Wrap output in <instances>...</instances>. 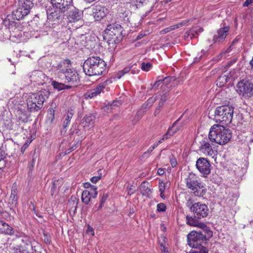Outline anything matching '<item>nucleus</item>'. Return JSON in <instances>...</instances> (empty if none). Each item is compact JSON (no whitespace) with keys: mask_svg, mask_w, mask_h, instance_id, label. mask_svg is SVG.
<instances>
[{"mask_svg":"<svg viewBox=\"0 0 253 253\" xmlns=\"http://www.w3.org/2000/svg\"><path fill=\"white\" fill-rule=\"evenodd\" d=\"M57 183L58 181L54 180L52 182V185L51 188V195L52 196H53L56 192Z\"/></svg>","mask_w":253,"mask_h":253,"instance_id":"obj_40","label":"nucleus"},{"mask_svg":"<svg viewBox=\"0 0 253 253\" xmlns=\"http://www.w3.org/2000/svg\"><path fill=\"white\" fill-rule=\"evenodd\" d=\"M86 231L88 234H90L92 235H94V230L93 228L90 226H88Z\"/></svg>","mask_w":253,"mask_h":253,"instance_id":"obj_52","label":"nucleus"},{"mask_svg":"<svg viewBox=\"0 0 253 253\" xmlns=\"http://www.w3.org/2000/svg\"><path fill=\"white\" fill-rule=\"evenodd\" d=\"M33 6L31 0H18L16 8L12 11V17L14 19L20 20L27 15Z\"/></svg>","mask_w":253,"mask_h":253,"instance_id":"obj_9","label":"nucleus"},{"mask_svg":"<svg viewBox=\"0 0 253 253\" xmlns=\"http://www.w3.org/2000/svg\"><path fill=\"white\" fill-rule=\"evenodd\" d=\"M253 2V0H246V1L243 3V6L244 7H248L250 4Z\"/></svg>","mask_w":253,"mask_h":253,"instance_id":"obj_49","label":"nucleus"},{"mask_svg":"<svg viewBox=\"0 0 253 253\" xmlns=\"http://www.w3.org/2000/svg\"><path fill=\"white\" fill-rule=\"evenodd\" d=\"M55 104L51 103V106L52 108H49L48 110V114L49 115V118L52 120L54 119V114H55V109L53 108H55Z\"/></svg>","mask_w":253,"mask_h":253,"instance_id":"obj_36","label":"nucleus"},{"mask_svg":"<svg viewBox=\"0 0 253 253\" xmlns=\"http://www.w3.org/2000/svg\"><path fill=\"white\" fill-rule=\"evenodd\" d=\"M159 189L160 192H164L165 190V183L161 180L159 181Z\"/></svg>","mask_w":253,"mask_h":253,"instance_id":"obj_41","label":"nucleus"},{"mask_svg":"<svg viewBox=\"0 0 253 253\" xmlns=\"http://www.w3.org/2000/svg\"><path fill=\"white\" fill-rule=\"evenodd\" d=\"M83 70L89 76L104 75L107 72L106 63L99 56L88 57L84 63Z\"/></svg>","mask_w":253,"mask_h":253,"instance_id":"obj_2","label":"nucleus"},{"mask_svg":"<svg viewBox=\"0 0 253 253\" xmlns=\"http://www.w3.org/2000/svg\"><path fill=\"white\" fill-rule=\"evenodd\" d=\"M199 219L195 217V215L193 216L190 215H186V223L190 226L198 227L201 229L205 228L208 229V226L203 222L200 221Z\"/></svg>","mask_w":253,"mask_h":253,"instance_id":"obj_20","label":"nucleus"},{"mask_svg":"<svg viewBox=\"0 0 253 253\" xmlns=\"http://www.w3.org/2000/svg\"><path fill=\"white\" fill-rule=\"evenodd\" d=\"M186 187L190 189L196 196L203 197L207 193V188L197 175L193 172L189 173L185 179Z\"/></svg>","mask_w":253,"mask_h":253,"instance_id":"obj_5","label":"nucleus"},{"mask_svg":"<svg viewBox=\"0 0 253 253\" xmlns=\"http://www.w3.org/2000/svg\"><path fill=\"white\" fill-rule=\"evenodd\" d=\"M162 107H163V106L160 105L159 104H158V106L156 108L157 109L158 112H160V110L162 108Z\"/></svg>","mask_w":253,"mask_h":253,"instance_id":"obj_61","label":"nucleus"},{"mask_svg":"<svg viewBox=\"0 0 253 253\" xmlns=\"http://www.w3.org/2000/svg\"><path fill=\"white\" fill-rule=\"evenodd\" d=\"M74 115V112H73V110H71L70 111H68L67 113L64 116L63 118V127L64 129H65L70 124L71 119L73 117Z\"/></svg>","mask_w":253,"mask_h":253,"instance_id":"obj_27","label":"nucleus"},{"mask_svg":"<svg viewBox=\"0 0 253 253\" xmlns=\"http://www.w3.org/2000/svg\"><path fill=\"white\" fill-rule=\"evenodd\" d=\"M0 161L2 160H3L5 158V152L1 150V149H0Z\"/></svg>","mask_w":253,"mask_h":253,"instance_id":"obj_50","label":"nucleus"},{"mask_svg":"<svg viewBox=\"0 0 253 253\" xmlns=\"http://www.w3.org/2000/svg\"><path fill=\"white\" fill-rule=\"evenodd\" d=\"M129 71L131 72L132 74H137L139 73V69H131L130 67H126L124 68L123 70L119 71L116 75V78L120 79L123 76L126 74L128 73Z\"/></svg>","mask_w":253,"mask_h":253,"instance_id":"obj_25","label":"nucleus"},{"mask_svg":"<svg viewBox=\"0 0 253 253\" xmlns=\"http://www.w3.org/2000/svg\"><path fill=\"white\" fill-rule=\"evenodd\" d=\"M158 96H156L155 98L151 97L149 98L146 102H145V105H148V107L150 108L151 106H152L153 103L155 102V101L156 100V98H157Z\"/></svg>","mask_w":253,"mask_h":253,"instance_id":"obj_39","label":"nucleus"},{"mask_svg":"<svg viewBox=\"0 0 253 253\" xmlns=\"http://www.w3.org/2000/svg\"><path fill=\"white\" fill-rule=\"evenodd\" d=\"M168 32H169L168 29H167V28H166L161 30L160 31V34H165Z\"/></svg>","mask_w":253,"mask_h":253,"instance_id":"obj_58","label":"nucleus"},{"mask_svg":"<svg viewBox=\"0 0 253 253\" xmlns=\"http://www.w3.org/2000/svg\"><path fill=\"white\" fill-rule=\"evenodd\" d=\"M149 108L148 105H145V103L143 104V105L142 106L141 108H140L141 110H142L145 112H146L147 110Z\"/></svg>","mask_w":253,"mask_h":253,"instance_id":"obj_54","label":"nucleus"},{"mask_svg":"<svg viewBox=\"0 0 253 253\" xmlns=\"http://www.w3.org/2000/svg\"><path fill=\"white\" fill-rule=\"evenodd\" d=\"M179 119L176 120L172 125L171 127H169L167 133L163 136V138L161 139L162 141L165 140V139H167L169 136H171L174 134V133L177 132L178 130V128H176L172 132H171L173 128H174L175 125L178 121Z\"/></svg>","mask_w":253,"mask_h":253,"instance_id":"obj_28","label":"nucleus"},{"mask_svg":"<svg viewBox=\"0 0 253 253\" xmlns=\"http://www.w3.org/2000/svg\"><path fill=\"white\" fill-rule=\"evenodd\" d=\"M97 187L93 188V192L84 190L82 195V201L85 204H88L91 198H95L97 196Z\"/></svg>","mask_w":253,"mask_h":253,"instance_id":"obj_22","label":"nucleus"},{"mask_svg":"<svg viewBox=\"0 0 253 253\" xmlns=\"http://www.w3.org/2000/svg\"><path fill=\"white\" fill-rule=\"evenodd\" d=\"M167 99H168V98H167V96H166V95L163 94V95L161 96V97L160 98L159 104L163 106V105H164V103L166 102Z\"/></svg>","mask_w":253,"mask_h":253,"instance_id":"obj_42","label":"nucleus"},{"mask_svg":"<svg viewBox=\"0 0 253 253\" xmlns=\"http://www.w3.org/2000/svg\"><path fill=\"white\" fill-rule=\"evenodd\" d=\"M236 91L242 98L253 96V82L247 79L241 80L236 84Z\"/></svg>","mask_w":253,"mask_h":253,"instance_id":"obj_11","label":"nucleus"},{"mask_svg":"<svg viewBox=\"0 0 253 253\" xmlns=\"http://www.w3.org/2000/svg\"><path fill=\"white\" fill-rule=\"evenodd\" d=\"M66 11L67 19L69 22L80 21L82 22V25L83 24L82 22L83 12L76 8L73 5Z\"/></svg>","mask_w":253,"mask_h":253,"instance_id":"obj_13","label":"nucleus"},{"mask_svg":"<svg viewBox=\"0 0 253 253\" xmlns=\"http://www.w3.org/2000/svg\"><path fill=\"white\" fill-rule=\"evenodd\" d=\"M105 33L111 36H116V38H120L123 32V27L120 24L114 22L108 24L105 30Z\"/></svg>","mask_w":253,"mask_h":253,"instance_id":"obj_15","label":"nucleus"},{"mask_svg":"<svg viewBox=\"0 0 253 253\" xmlns=\"http://www.w3.org/2000/svg\"><path fill=\"white\" fill-rule=\"evenodd\" d=\"M84 186L85 188H91L90 191L91 192H93V188L96 187V186L91 185L89 182H85L84 183Z\"/></svg>","mask_w":253,"mask_h":253,"instance_id":"obj_43","label":"nucleus"},{"mask_svg":"<svg viewBox=\"0 0 253 253\" xmlns=\"http://www.w3.org/2000/svg\"><path fill=\"white\" fill-rule=\"evenodd\" d=\"M129 11L125 8H121L116 15V22L122 25L127 24L129 22Z\"/></svg>","mask_w":253,"mask_h":253,"instance_id":"obj_17","label":"nucleus"},{"mask_svg":"<svg viewBox=\"0 0 253 253\" xmlns=\"http://www.w3.org/2000/svg\"><path fill=\"white\" fill-rule=\"evenodd\" d=\"M51 84L53 86L54 89L58 90V91L64 89H69L71 88V86L68 85H65L63 83H59L58 82L53 81L51 82Z\"/></svg>","mask_w":253,"mask_h":253,"instance_id":"obj_29","label":"nucleus"},{"mask_svg":"<svg viewBox=\"0 0 253 253\" xmlns=\"http://www.w3.org/2000/svg\"><path fill=\"white\" fill-rule=\"evenodd\" d=\"M77 148L76 147V145H74V146H72L70 148V151H74L76 148Z\"/></svg>","mask_w":253,"mask_h":253,"instance_id":"obj_63","label":"nucleus"},{"mask_svg":"<svg viewBox=\"0 0 253 253\" xmlns=\"http://www.w3.org/2000/svg\"><path fill=\"white\" fill-rule=\"evenodd\" d=\"M145 112L142 110L140 109L137 112L136 115L135 116L133 120H132L133 123L135 124L137 122H138L143 116Z\"/></svg>","mask_w":253,"mask_h":253,"instance_id":"obj_34","label":"nucleus"},{"mask_svg":"<svg viewBox=\"0 0 253 253\" xmlns=\"http://www.w3.org/2000/svg\"><path fill=\"white\" fill-rule=\"evenodd\" d=\"M186 205L196 217L204 218L209 214V210L205 204L201 202L193 203L192 200L189 199L187 200Z\"/></svg>","mask_w":253,"mask_h":253,"instance_id":"obj_10","label":"nucleus"},{"mask_svg":"<svg viewBox=\"0 0 253 253\" xmlns=\"http://www.w3.org/2000/svg\"><path fill=\"white\" fill-rule=\"evenodd\" d=\"M62 67L61 64L58 65L57 67L58 70H59L57 73L58 77L65 83L69 84V85H68L71 86V88L77 86L80 81L77 72L70 69L66 70L61 69Z\"/></svg>","mask_w":253,"mask_h":253,"instance_id":"obj_8","label":"nucleus"},{"mask_svg":"<svg viewBox=\"0 0 253 253\" xmlns=\"http://www.w3.org/2000/svg\"><path fill=\"white\" fill-rule=\"evenodd\" d=\"M107 197H108L107 194L104 193L101 197V199L100 200V202H101V204H104L105 203V202L106 201Z\"/></svg>","mask_w":253,"mask_h":253,"instance_id":"obj_47","label":"nucleus"},{"mask_svg":"<svg viewBox=\"0 0 253 253\" xmlns=\"http://www.w3.org/2000/svg\"><path fill=\"white\" fill-rule=\"evenodd\" d=\"M92 11L94 18L97 21L103 19L109 12L108 9L105 6L99 4L93 6Z\"/></svg>","mask_w":253,"mask_h":253,"instance_id":"obj_16","label":"nucleus"},{"mask_svg":"<svg viewBox=\"0 0 253 253\" xmlns=\"http://www.w3.org/2000/svg\"><path fill=\"white\" fill-rule=\"evenodd\" d=\"M105 87V84H100L95 88L87 91L86 93V98H91L99 94Z\"/></svg>","mask_w":253,"mask_h":253,"instance_id":"obj_23","label":"nucleus"},{"mask_svg":"<svg viewBox=\"0 0 253 253\" xmlns=\"http://www.w3.org/2000/svg\"><path fill=\"white\" fill-rule=\"evenodd\" d=\"M53 8H59L68 11L73 5V0H51Z\"/></svg>","mask_w":253,"mask_h":253,"instance_id":"obj_19","label":"nucleus"},{"mask_svg":"<svg viewBox=\"0 0 253 253\" xmlns=\"http://www.w3.org/2000/svg\"><path fill=\"white\" fill-rule=\"evenodd\" d=\"M8 203L11 208L15 207L18 203L17 190L16 188H12L11 194L8 199Z\"/></svg>","mask_w":253,"mask_h":253,"instance_id":"obj_24","label":"nucleus"},{"mask_svg":"<svg viewBox=\"0 0 253 253\" xmlns=\"http://www.w3.org/2000/svg\"><path fill=\"white\" fill-rule=\"evenodd\" d=\"M1 231L7 235H12L14 233L13 228L5 222H4V224L1 228Z\"/></svg>","mask_w":253,"mask_h":253,"instance_id":"obj_31","label":"nucleus"},{"mask_svg":"<svg viewBox=\"0 0 253 253\" xmlns=\"http://www.w3.org/2000/svg\"><path fill=\"white\" fill-rule=\"evenodd\" d=\"M7 244L6 248L9 253H29L31 241L27 237H16Z\"/></svg>","mask_w":253,"mask_h":253,"instance_id":"obj_6","label":"nucleus"},{"mask_svg":"<svg viewBox=\"0 0 253 253\" xmlns=\"http://www.w3.org/2000/svg\"><path fill=\"white\" fill-rule=\"evenodd\" d=\"M231 137V130L222 125H213L211 128L209 134V138L211 141L220 145L227 143Z\"/></svg>","mask_w":253,"mask_h":253,"instance_id":"obj_4","label":"nucleus"},{"mask_svg":"<svg viewBox=\"0 0 253 253\" xmlns=\"http://www.w3.org/2000/svg\"><path fill=\"white\" fill-rule=\"evenodd\" d=\"M152 67V64L150 63L143 62L141 64V68L143 71H148Z\"/></svg>","mask_w":253,"mask_h":253,"instance_id":"obj_37","label":"nucleus"},{"mask_svg":"<svg viewBox=\"0 0 253 253\" xmlns=\"http://www.w3.org/2000/svg\"><path fill=\"white\" fill-rule=\"evenodd\" d=\"M43 236H44V242L45 243L48 244H50L51 242L50 237L47 235V234L46 233H43Z\"/></svg>","mask_w":253,"mask_h":253,"instance_id":"obj_44","label":"nucleus"},{"mask_svg":"<svg viewBox=\"0 0 253 253\" xmlns=\"http://www.w3.org/2000/svg\"><path fill=\"white\" fill-rule=\"evenodd\" d=\"M197 169L202 174L203 176L206 177L211 171V165L209 161L205 158H199L196 164Z\"/></svg>","mask_w":253,"mask_h":253,"instance_id":"obj_12","label":"nucleus"},{"mask_svg":"<svg viewBox=\"0 0 253 253\" xmlns=\"http://www.w3.org/2000/svg\"><path fill=\"white\" fill-rule=\"evenodd\" d=\"M169 77L165 78L163 80H159L156 82L155 84L153 85V87L154 88H157L161 84H166L168 82H169Z\"/></svg>","mask_w":253,"mask_h":253,"instance_id":"obj_35","label":"nucleus"},{"mask_svg":"<svg viewBox=\"0 0 253 253\" xmlns=\"http://www.w3.org/2000/svg\"><path fill=\"white\" fill-rule=\"evenodd\" d=\"M149 183L148 182H143L140 185V190L143 195L145 194H148L151 192V189L148 187V185Z\"/></svg>","mask_w":253,"mask_h":253,"instance_id":"obj_33","label":"nucleus"},{"mask_svg":"<svg viewBox=\"0 0 253 253\" xmlns=\"http://www.w3.org/2000/svg\"><path fill=\"white\" fill-rule=\"evenodd\" d=\"M101 175L93 176L90 178V181L93 183H96L101 178Z\"/></svg>","mask_w":253,"mask_h":253,"instance_id":"obj_46","label":"nucleus"},{"mask_svg":"<svg viewBox=\"0 0 253 253\" xmlns=\"http://www.w3.org/2000/svg\"><path fill=\"white\" fill-rule=\"evenodd\" d=\"M188 21L184 20L179 23H178V27L180 28L182 27V26H184L186 25V24L188 23Z\"/></svg>","mask_w":253,"mask_h":253,"instance_id":"obj_53","label":"nucleus"},{"mask_svg":"<svg viewBox=\"0 0 253 253\" xmlns=\"http://www.w3.org/2000/svg\"><path fill=\"white\" fill-rule=\"evenodd\" d=\"M163 252L164 253H168V249L166 248H165V247H164V248H163Z\"/></svg>","mask_w":253,"mask_h":253,"instance_id":"obj_64","label":"nucleus"},{"mask_svg":"<svg viewBox=\"0 0 253 253\" xmlns=\"http://www.w3.org/2000/svg\"><path fill=\"white\" fill-rule=\"evenodd\" d=\"M154 149H155L154 147H153V146H151L150 147H149L148 150L144 153V154H145L146 153H151Z\"/></svg>","mask_w":253,"mask_h":253,"instance_id":"obj_56","label":"nucleus"},{"mask_svg":"<svg viewBox=\"0 0 253 253\" xmlns=\"http://www.w3.org/2000/svg\"><path fill=\"white\" fill-rule=\"evenodd\" d=\"M229 29L230 28L229 26H226L218 30L216 34L213 36L212 40L213 42L218 43H222L224 41L229 31Z\"/></svg>","mask_w":253,"mask_h":253,"instance_id":"obj_18","label":"nucleus"},{"mask_svg":"<svg viewBox=\"0 0 253 253\" xmlns=\"http://www.w3.org/2000/svg\"><path fill=\"white\" fill-rule=\"evenodd\" d=\"M234 113L232 106L223 105L218 107L214 112V119L216 122L227 125L231 123Z\"/></svg>","mask_w":253,"mask_h":253,"instance_id":"obj_7","label":"nucleus"},{"mask_svg":"<svg viewBox=\"0 0 253 253\" xmlns=\"http://www.w3.org/2000/svg\"><path fill=\"white\" fill-rule=\"evenodd\" d=\"M170 163L172 168L175 167L177 164L176 159L174 157H172L170 159Z\"/></svg>","mask_w":253,"mask_h":253,"instance_id":"obj_45","label":"nucleus"},{"mask_svg":"<svg viewBox=\"0 0 253 253\" xmlns=\"http://www.w3.org/2000/svg\"><path fill=\"white\" fill-rule=\"evenodd\" d=\"M190 31L192 36L194 38L198 35L199 33H202L203 31V29L199 26H195L191 28Z\"/></svg>","mask_w":253,"mask_h":253,"instance_id":"obj_32","label":"nucleus"},{"mask_svg":"<svg viewBox=\"0 0 253 253\" xmlns=\"http://www.w3.org/2000/svg\"><path fill=\"white\" fill-rule=\"evenodd\" d=\"M171 27H172V30H174L176 29L179 28L177 24H175V25H172Z\"/></svg>","mask_w":253,"mask_h":253,"instance_id":"obj_60","label":"nucleus"},{"mask_svg":"<svg viewBox=\"0 0 253 253\" xmlns=\"http://www.w3.org/2000/svg\"><path fill=\"white\" fill-rule=\"evenodd\" d=\"M157 211L159 212H164L166 210V206L165 204L161 203L157 205Z\"/></svg>","mask_w":253,"mask_h":253,"instance_id":"obj_38","label":"nucleus"},{"mask_svg":"<svg viewBox=\"0 0 253 253\" xmlns=\"http://www.w3.org/2000/svg\"><path fill=\"white\" fill-rule=\"evenodd\" d=\"M50 92L43 89L37 93H30L26 100L28 110L30 112H37L41 110L44 101L49 97Z\"/></svg>","mask_w":253,"mask_h":253,"instance_id":"obj_3","label":"nucleus"},{"mask_svg":"<svg viewBox=\"0 0 253 253\" xmlns=\"http://www.w3.org/2000/svg\"><path fill=\"white\" fill-rule=\"evenodd\" d=\"M54 10H47V17L49 21L59 23L61 22L65 16V12L66 11L59 8H54Z\"/></svg>","mask_w":253,"mask_h":253,"instance_id":"obj_14","label":"nucleus"},{"mask_svg":"<svg viewBox=\"0 0 253 253\" xmlns=\"http://www.w3.org/2000/svg\"><path fill=\"white\" fill-rule=\"evenodd\" d=\"M36 160L34 158L32 159V160L30 163V167L29 169L30 170H32V168L34 167L35 164Z\"/></svg>","mask_w":253,"mask_h":253,"instance_id":"obj_51","label":"nucleus"},{"mask_svg":"<svg viewBox=\"0 0 253 253\" xmlns=\"http://www.w3.org/2000/svg\"><path fill=\"white\" fill-rule=\"evenodd\" d=\"M228 76L225 75L220 76L216 80V85L219 87L224 85L228 81Z\"/></svg>","mask_w":253,"mask_h":253,"instance_id":"obj_30","label":"nucleus"},{"mask_svg":"<svg viewBox=\"0 0 253 253\" xmlns=\"http://www.w3.org/2000/svg\"><path fill=\"white\" fill-rule=\"evenodd\" d=\"M212 236V232L209 227L203 228L201 231H192L187 235L188 245L196 249L192 253H208V249L205 246L207 241Z\"/></svg>","mask_w":253,"mask_h":253,"instance_id":"obj_1","label":"nucleus"},{"mask_svg":"<svg viewBox=\"0 0 253 253\" xmlns=\"http://www.w3.org/2000/svg\"><path fill=\"white\" fill-rule=\"evenodd\" d=\"M199 148L200 152L206 155L213 157L215 154L212 146L208 141H203Z\"/></svg>","mask_w":253,"mask_h":253,"instance_id":"obj_21","label":"nucleus"},{"mask_svg":"<svg viewBox=\"0 0 253 253\" xmlns=\"http://www.w3.org/2000/svg\"><path fill=\"white\" fill-rule=\"evenodd\" d=\"M239 40L237 38H235L232 42L230 46L229 47V48H231L232 46H233L235 44H236L238 42Z\"/></svg>","mask_w":253,"mask_h":253,"instance_id":"obj_57","label":"nucleus"},{"mask_svg":"<svg viewBox=\"0 0 253 253\" xmlns=\"http://www.w3.org/2000/svg\"><path fill=\"white\" fill-rule=\"evenodd\" d=\"M42 73L40 72H35L34 74H33V76L34 75H38V76H39L40 75H42Z\"/></svg>","mask_w":253,"mask_h":253,"instance_id":"obj_62","label":"nucleus"},{"mask_svg":"<svg viewBox=\"0 0 253 253\" xmlns=\"http://www.w3.org/2000/svg\"><path fill=\"white\" fill-rule=\"evenodd\" d=\"M184 39L188 38L189 37H190V39L193 38V37L192 36L190 30L187 31L185 34H184Z\"/></svg>","mask_w":253,"mask_h":253,"instance_id":"obj_48","label":"nucleus"},{"mask_svg":"<svg viewBox=\"0 0 253 253\" xmlns=\"http://www.w3.org/2000/svg\"><path fill=\"white\" fill-rule=\"evenodd\" d=\"M157 173L160 175H162L164 173V170L162 168H159L158 169Z\"/></svg>","mask_w":253,"mask_h":253,"instance_id":"obj_55","label":"nucleus"},{"mask_svg":"<svg viewBox=\"0 0 253 253\" xmlns=\"http://www.w3.org/2000/svg\"><path fill=\"white\" fill-rule=\"evenodd\" d=\"M162 142H163V141L162 140V139H161L159 141L156 142L155 144H154V145H153V146L154 147V148H155L156 147H157L159 145V144H160L161 143H162Z\"/></svg>","mask_w":253,"mask_h":253,"instance_id":"obj_59","label":"nucleus"},{"mask_svg":"<svg viewBox=\"0 0 253 253\" xmlns=\"http://www.w3.org/2000/svg\"><path fill=\"white\" fill-rule=\"evenodd\" d=\"M95 116L92 114H88L85 115L82 120V124H84V127L86 126H89L94 124Z\"/></svg>","mask_w":253,"mask_h":253,"instance_id":"obj_26","label":"nucleus"}]
</instances>
